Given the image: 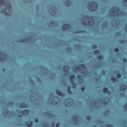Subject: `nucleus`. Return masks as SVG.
<instances>
[{
    "mask_svg": "<svg viewBox=\"0 0 127 127\" xmlns=\"http://www.w3.org/2000/svg\"><path fill=\"white\" fill-rule=\"evenodd\" d=\"M1 5H5V10L6 12V11L8 10V11H10V12H11V10L12 9V6L10 5H8V0H0V6Z\"/></svg>",
    "mask_w": 127,
    "mask_h": 127,
    "instance_id": "1",
    "label": "nucleus"
},
{
    "mask_svg": "<svg viewBox=\"0 0 127 127\" xmlns=\"http://www.w3.org/2000/svg\"><path fill=\"white\" fill-rule=\"evenodd\" d=\"M88 6L90 9V11H95L98 8V3L95 1H91L88 4Z\"/></svg>",
    "mask_w": 127,
    "mask_h": 127,
    "instance_id": "2",
    "label": "nucleus"
},
{
    "mask_svg": "<svg viewBox=\"0 0 127 127\" xmlns=\"http://www.w3.org/2000/svg\"><path fill=\"white\" fill-rule=\"evenodd\" d=\"M88 19H91V20H94L93 18L90 17L88 16H84L82 18L81 23L83 25L87 26V23L86 22V20H88Z\"/></svg>",
    "mask_w": 127,
    "mask_h": 127,
    "instance_id": "3",
    "label": "nucleus"
},
{
    "mask_svg": "<svg viewBox=\"0 0 127 127\" xmlns=\"http://www.w3.org/2000/svg\"><path fill=\"white\" fill-rule=\"evenodd\" d=\"M114 8H116V10H114L111 11L112 14H113V16H118V15H120V14H115V11H116V12H120V8L118 7H113L112 8V9Z\"/></svg>",
    "mask_w": 127,
    "mask_h": 127,
    "instance_id": "4",
    "label": "nucleus"
},
{
    "mask_svg": "<svg viewBox=\"0 0 127 127\" xmlns=\"http://www.w3.org/2000/svg\"><path fill=\"white\" fill-rule=\"evenodd\" d=\"M71 28V26L69 24H65L64 25L63 28V30L64 31H68L69 29Z\"/></svg>",
    "mask_w": 127,
    "mask_h": 127,
    "instance_id": "5",
    "label": "nucleus"
},
{
    "mask_svg": "<svg viewBox=\"0 0 127 127\" xmlns=\"http://www.w3.org/2000/svg\"><path fill=\"white\" fill-rule=\"evenodd\" d=\"M19 114H22V115H24V116H28L29 115V110H24L23 111H20L19 112Z\"/></svg>",
    "mask_w": 127,
    "mask_h": 127,
    "instance_id": "6",
    "label": "nucleus"
},
{
    "mask_svg": "<svg viewBox=\"0 0 127 127\" xmlns=\"http://www.w3.org/2000/svg\"><path fill=\"white\" fill-rule=\"evenodd\" d=\"M77 79L78 81H79V84H82L83 82L84 81V79L83 78V76L81 74L77 75Z\"/></svg>",
    "mask_w": 127,
    "mask_h": 127,
    "instance_id": "7",
    "label": "nucleus"
},
{
    "mask_svg": "<svg viewBox=\"0 0 127 127\" xmlns=\"http://www.w3.org/2000/svg\"><path fill=\"white\" fill-rule=\"evenodd\" d=\"M56 93L60 97H64V93H63L61 91L57 89L56 90Z\"/></svg>",
    "mask_w": 127,
    "mask_h": 127,
    "instance_id": "8",
    "label": "nucleus"
},
{
    "mask_svg": "<svg viewBox=\"0 0 127 127\" xmlns=\"http://www.w3.org/2000/svg\"><path fill=\"white\" fill-rule=\"evenodd\" d=\"M69 79L70 80V82H71V84H72V83H74V80L75 79V75L74 74H71L69 76Z\"/></svg>",
    "mask_w": 127,
    "mask_h": 127,
    "instance_id": "9",
    "label": "nucleus"
},
{
    "mask_svg": "<svg viewBox=\"0 0 127 127\" xmlns=\"http://www.w3.org/2000/svg\"><path fill=\"white\" fill-rule=\"evenodd\" d=\"M120 91H124L127 90V85H122L120 87Z\"/></svg>",
    "mask_w": 127,
    "mask_h": 127,
    "instance_id": "10",
    "label": "nucleus"
},
{
    "mask_svg": "<svg viewBox=\"0 0 127 127\" xmlns=\"http://www.w3.org/2000/svg\"><path fill=\"white\" fill-rule=\"evenodd\" d=\"M20 107L21 108H27L28 106L27 104L24 102H23L20 104Z\"/></svg>",
    "mask_w": 127,
    "mask_h": 127,
    "instance_id": "11",
    "label": "nucleus"
},
{
    "mask_svg": "<svg viewBox=\"0 0 127 127\" xmlns=\"http://www.w3.org/2000/svg\"><path fill=\"white\" fill-rule=\"evenodd\" d=\"M111 80L113 82V83H116V82H118V79L116 78L115 77L113 76L111 77Z\"/></svg>",
    "mask_w": 127,
    "mask_h": 127,
    "instance_id": "12",
    "label": "nucleus"
},
{
    "mask_svg": "<svg viewBox=\"0 0 127 127\" xmlns=\"http://www.w3.org/2000/svg\"><path fill=\"white\" fill-rule=\"evenodd\" d=\"M70 69V66H66L65 67L63 68V70L65 71V72H67V71H69V69Z\"/></svg>",
    "mask_w": 127,
    "mask_h": 127,
    "instance_id": "13",
    "label": "nucleus"
},
{
    "mask_svg": "<svg viewBox=\"0 0 127 127\" xmlns=\"http://www.w3.org/2000/svg\"><path fill=\"white\" fill-rule=\"evenodd\" d=\"M108 91L109 89H108V88L105 87L103 88V93H104V94H107Z\"/></svg>",
    "mask_w": 127,
    "mask_h": 127,
    "instance_id": "14",
    "label": "nucleus"
},
{
    "mask_svg": "<svg viewBox=\"0 0 127 127\" xmlns=\"http://www.w3.org/2000/svg\"><path fill=\"white\" fill-rule=\"evenodd\" d=\"M79 66H80L81 69H86V65L84 64H80Z\"/></svg>",
    "mask_w": 127,
    "mask_h": 127,
    "instance_id": "15",
    "label": "nucleus"
},
{
    "mask_svg": "<svg viewBox=\"0 0 127 127\" xmlns=\"http://www.w3.org/2000/svg\"><path fill=\"white\" fill-rule=\"evenodd\" d=\"M93 53L97 55V54H99L100 53V50H97L93 51Z\"/></svg>",
    "mask_w": 127,
    "mask_h": 127,
    "instance_id": "16",
    "label": "nucleus"
},
{
    "mask_svg": "<svg viewBox=\"0 0 127 127\" xmlns=\"http://www.w3.org/2000/svg\"><path fill=\"white\" fill-rule=\"evenodd\" d=\"M116 76L118 79H120L121 77H122V75L120 72L117 73Z\"/></svg>",
    "mask_w": 127,
    "mask_h": 127,
    "instance_id": "17",
    "label": "nucleus"
},
{
    "mask_svg": "<svg viewBox=\"0 0 127 127\" xmlns=\"http://www.w3.org/2000/svg\"><path fill=\"white\" fill-rule=\"evenodd\" d=\"M104 58V57L102 56V55H100L98 57H97V59L99 60H102V59Z\"/></svg>",
    "mask_w": 127,
    "mask_h": 127,
    "instance_id": "18",
    "label": "nucleus"
},
{
    "mask_svg": "<svg viewBox=\"0 0 127 127\" xmlns=\"http://www.w3.org/2000/svg\"><path fill=\"white\" fill-rule=\"evenodd\" d=\"M123 3L125 6H127V0H123Z\"/></svg>",
    "mask_w": 127,
    "mask_h": 127,
    "instance_id": "19",
    "label": "nucleus"
},
{
    "mask_svg": "<svg viewBox=\"0 0 127 127\" xmlns=\"http://www.w3.org/2000/svg\"><path fill=\"white\" fill-rule=\"evenodd\" d=\"M66 50H67V52H71V51H72V49L70 47H67L66 48Z\"/></svg>",
    "mask_w": 127,
    "mask_h": 127,
    "instance_id": "20",
    "label": "nucleus"
},
{
    "mask_svg": "<svg viewBox=\"0 0 127 127\" xmlns=\"http://www.w3.org/2000/svg\"><path fill=\"white\" fill-rule=\"evenodd\" d=\"M85 86H82L80 87V90H81L82 92H84V90H85Z\"/></svg>",
    "mask_w": 127,
    "mask_h": 127,
    "instance_id": "21",
    "label": "nucleus"
},
{
    "mask_svg": "<svg viewBox=\"0 0 127 127\" xmlns=\"http://www.w3.org/2000/svg\"><path fill=\"white\" fill-rule=\"evenodd\" d=\"M96 48H98V46L96 45H92V49H96Z\"/></svg>",
    "mask_w": 127,
    "mask_h": 127,
    "instance_id": "22",
    "label": "nucleus"
},
{
    "mask_svg": "<svg viewBox=\"0 0 127 127\" xmlns=\"http://www.w3.org/2000/svg\"><path fill=\"white\" fill-rule=\"evenodd\" d=\"M87 23L89 25V26H92V22L91 21H88Z\"/></svg>",
    "mask_w": 127,
    "mask_h": 127,
    "instance_id": "23",
    "label": "nucleus"
},
{
    "mask_svg": "<svg viewBox=\"0 0 127 127\" xmlns=\"http://www.w3.org/2000/svg\"><path fill=\"white\" fill-rule=\"evenodd\" d=\"M119 43H121V44L125 43V40H119Z\"/></svg>",
    "mask_w": 127,
    "mask_h": 127,
    "instance_id": "24",
    "label": "nucleus"
},
{
    "mask_svg": "<svg viewBox=\"0 0 127 127\" xmlns=\"http://www.w3.org/2000/svg\"><path fill=\"white\" fill-rule=\"evenodd\" d=\"M26 126L28 127H32V126L31 124H29L28 123H26Z\"/></svg>",
    "mask_w": 127,
    "mask_h": 127,
    "instance_id": "25",
    "label": "nucleus"
},
{
    "mask_svg": "<svg viewBox=\"0 0 127 127\" xmlns=\"http://www.w3.org/2000/svg\"><path fill=\"white\" fill-rule=\"evenodd\" d=\"M124 29H125V32H127V24L126 25H125Z\"/></svg>",
    "mask_w": 127,
    "mask_h": 127,
    "instance_id": "26",
    "label": "nucleus"
},
{
    "mask_svg": "<svg viewBox=\"0 0 127 127\" xmlns=\"http://www.w3.org/2000/svg\"><path fill=\"white\" fill-rule=\"evenodd\" d=\"M106 127H113V125H112L111 124H107L106 125Z\"/></svg>",
    "mask_w": 127,
    "mask_h": 127,
    "instance_id": "27",
    "label": "nucleus"
},
{
    "mask_svg": "<svg viewBox=\"0 0 127 127\" xmlns=\"http://www.w3.org/2000/svg\"><path fill=\"white\" fill-rule=\"evenodd\" d=\"M119 49L117 48H115V49H114V51L115 52H119Z\"/></svg>",
    "mask_w": 127,
    "mask_h": 127,
    "instance_id": "28",
    "label": "nucleus"
},
{
    "mask_svg": "<svg viewBox=\"0 0 127 127\" xmlns=\"http://www.w3.org/2000/svg\"><path fill=\"white\" fill-rule=\"evenodd\" d=\"M124 109H125V110H127V103H126L125 104V105H124Z\"/></svg>",
    "mask_w": 127,
    "mask_h": 127,
    "instance_id": "29",
    "label": "nucleus"
},
{
    "mask_svg": "<svg viewBox=\"0 0 127 127\" xmlns=\"http://www.w3.org/2000/svg\"><path fill=\"white\" fill-rule=\"evenodd\" d=\"M35 122L36 123H38V122H39V120L38 119V118H35Z\"/></svg>",
    "mask_w": 127,
    "mask_h": 127,
    "instance_id": "30",
    "label": "nucleus"
},
{
    "mask_svg": "<svg viewBox=\"0 0 127 127\" xmlns=\"http://www.w3.org/2000/svg\"><path fill=\"white\" fill-rule=\"evenodd\" d=\"M56 127H60V123H57V124H56Z\"/></svg>",
    "mask_w": 127,
    "mask_h": 127,
    "instance_id": "31",
    "label": "nucleus"
},
{
    "mask_svg": "<svg viewBox=\"0 0 127 127\" xmlns=\"http://www.w3.org/2000/svg\"><path fill=\"white\" fill-rule=\"evenodd\" d=\"M67 92L69 95H72V91L71 90H68Z\"/></svg>",
    "mask_w": 127,
    "mask_h": 127,
    "instance_id": "32",
    "label": "nucleus"
},
{
    "mask_svg": "<svg viewBox=\"0 0 127 127\" xmlns=\"http://www.w3.org/2000/svg\"><path fill=\"white\" fill-rule=\"evenodd\" d=\"M51 126H52V127H55V123H52L51 124Z\"/></svg>",
    "mask_w": 127,
    "mask_h": 127,
    "instance_id": "33",
    "label": "nucleus"
},
{
    "mask_svg": "<svg viewBox=\"0 0 127 127\" xmlns=\"http://www.w3.org/2000/svg\"><path fill=\"white\" fill-rule=\"evenodd\" d=\"M71 90V86H68L67 87V91H70Z\"/></svg>",
    "mask_w": 127,
    "mask_h": 127,
    "instance_id": "34",
    "label": "nucleus"
},
{
    "mask_svg": "<svg viewBox=\"0 0 127 127\" xmlns=\"http://www.w3.org/2000/svg\"><path fill=\"white\" fill-rule=\"evenodd\" d=\"M86 119L87 120H91V117L90 116H87Z\"/></svg>",
    "mask_w": 127,
    "mask_h": 127,
    "instance_id": "35",
    "label": "nucleus"
},
{
    "mask_svg": "<svg viewBox=\"0 0 127 127\" xmlns=\"http://www.w3.org/2000/svg\"><path fill=\"white\" fill-rule=\"evenodd\" d=\"M45 114H46V115H48V116H50V113H48V112H45Z\"/></svg>",
    "mask_w": 127,
    "mask_h": 127,
    "instance_id": "36",
    "label": "nucleus"
},
{
    "mask_svg": "<svg viewBox=\"0 0 127 127\" xmlns=\"http://www.w3.org/2000/svg\"><path fill=\"white\" fill-rule=\"evenodd\" d=\"M81 74H82V75H86L87 74L86 72H83V73H81Z\"/></svg>",
    "mask_w": 127,
    "mask_h": 127,
    "instance_id": "37",
    "label": "nucleus"
},
{
    "mask_svg": "<svg viewBox=\"0 0 127 127\" xmlns=\"http://www.w3.org/2000/svg\"><path fill=\"white\" fill-rule=\"evenodd\" d=\"M30 125H32H32H33V121H31L30 122Z\"/></svg>",
    "mask_w": 127,
    "mask_h": 127,
    "instance_id": "38",
    "label": "nucleus"
},
{
    "mask_svg": "<svg viewBox=\"0 0 127 127\" xmlns=\"http://www.w3.org/2000/svg\"><path fill=\"white\" fill-rule=\"evenodd\" d=\"M123 61H124V62H127V59H124L123 60Z\"/></svg>",
    "mask_w": 127,
    "mask_h": 127,
    "instance_id": "39",
    "label": "nucleus"
},
{
    "mask_svg": "<svg viewBox=\"0 0 127 127\" xmlns=\"http://www.w3.org/2000/svg\"><path fill=\"white\" fill-rule=\"evenodd\" d=\"M107 93L109 95H111V91H108Z\"/></svg>",
    "mask_w": 127,
    "mask_h": 127,
    "instance_id": "40",
    "label": "nucleus"
},
{
    "mask_svg": "<svg viewBox=\"0 0 127 127\" xmlns=\"http://www.w3.org/2000/svg\"><path fill=\"white\" fill-rule=\"evenodd\" d=\"M116 34H117V35H120V34H121V33H120V32H117V33H116Z\"/></svg>",
    "mask_w": 127,
    "mask_h": 127,
    "instance_id": "41",
    "label": "nucleus"
},
{
    "mask_svg": "<svg viewBox=\"0 0 127 127\" xmlns=\"http://www.w3.org/2000/svg\"><path fill=\"white\" fill-rule=\"evenodd\" d=\"M51 104H54V103H53V101H51Z\"/></svg>",
    "mask_w": 127,
    "mask_h": 127,
    "instance_id": "42",
    "label": "nucleus"
},
{
    "mask_svg": "<svg viewBox=\"0 0 127 127\" xmlns=\"http://www.w3.org/2000/svg\"><path fill=\"white\" fill-rule=\"evenodd\" d=\"M72 85H73V86H75V85H76V84H75V83H73Z\"/></svg>",
    "mask_w": 127,
    "mask_h": 127,
    "instance_id": "43",
    "label": "nucleus"
},
{
    "mask_svg": "<svg viewBox=\"0 0 127 127\" xmlns=\"http://www.w3.org/2000/svg\"><path fill=\"white\" fill-rule=\"evenodd\" d=\"M77 47H80V45H77Z\"/></svg>",
    "mask_w": 127,
    "mask_h": 127,
    "instance_id": "44",
    "label": "nucleus"
},
{
    "mask_svg": "<svg viewBox=\"0 0 127 127\" xmlns=\"http://www.w3.org/2000/svg\"><path fill=\"white\" fill-rule=\"evenodd\" d=\"M11 104V103L9 102V103H8V105H10Z\"/></svg>",
    "mask_w": 127,
    "mask_h": 127,
    "instance_id": "45",
    "label": "nucleus"
},
{
    "mask_svg": "<svg viewBox=\"0 0 127 127\" xmlns=\"http://www.w3.org/2000/svg\"><path fill=\"white\" fill-rule=\"evenodd\" d=\"M19 117H20V118H21V117H22V115H19Z\"/></svg>",
    "mask_w": 127,
    "mask_h": 127,
    "instance_id": "46",
    "label": "nucleus"
},
{
    "mask_svg": "<svg viewBox=\"0 0 127 127\" xmlns=\"http://www.w3.org/2000/svg\"><path fill=\"white\" fill-rule=\"evenodd\" d=\"M93 127H98L97 126H94Z\"/></svg>",
    "mask_w": 127,
    "mask_h": 127,
    "instance_id": "47",
    "label": "nucleus"
},
{
    "mask_svg": "<svg viewBox=\"0 0 127 127\" xmlns=\"http://www.w3.org/2000/svg\"><path fill=\"white\" fill-rule=\"evenodd\" d=\"M51 24H53V22H51Z\"/></svg>",
    "mask_w": 127,
    "mask_h": 127,
    "instance_id": "48",
    "label": "nucleus"
},
{
    "mask_svg": "<svg viewBox=\"0 0 127 127\" xmlns=\"http://www.w3.org/2000/svg\"><path fill=\"white\" fill-rule=\"evenodd\" d=\"M6 111H7V112H8V110L6 109Z\"/></svg>",
    "mask_w": 127,
    "mask_h": 127,
    "instance_id": "49",
    "label": "nucleus"
},
{
    "mask_svg": "<svg viewBox=\"0 0 127 127\" xmlns=\"http://www.w3.org/2000/svg\"><path fill=\"white\" fill-rule=\"evenodd\" d=\"M55 104H57V102H55Z\"/></svg>",
    "mask_w": 127,
    "mask_h": 127,
    "instance_id": "50",
    "label": "nucleus"
},
{
    "mask_svg": "<svg viewBox=\"0 0 127 127\" xmlns=\"http://www.w3.org/2000/svg\"><path fill=\"white\" fill-rule=\"evenodd\" d=\"M77 69L79 70V67H77Z\"/></svg>",
    "mask_w": 127,
    "mask_h": 127,
    "instance_id": "51",
    "label": "nucleus"
},
{
    "mask_svg": "<svg viewBox=\"0 0 127 127\" xmlns=\"http://www.w3.org/2000/svg\"><path fill=\"white\" fill-rule=\"evenodd\" d=\"M12 105H13V102H12Z\"/></svg>",
    "mask_w": 127,
    "mask_h": 127,
    "instance_id": "52",
    "label": "nucleus"
},
{
    "mask_svg": "<svg viewBox=\"0 0 127 127\" xmlns=\"http://www.w3.org/2000/svg\"><path fill=\"white\" fill-rule=\"evenodd\" d=\"M103 71V72H105V70H102Z\"/></svg>",
    "mask_w": 127,
    "mask_h": 127,
    "instance_id": "53",
    "label": "nucleus"
},
{
    "mask_svg": "<svg viewBox=\"0 0 127 127\" xmlns=\"http://www.w3.org/2000/svg\"><path fill=\"white\" fill-rule=\"evenodd\" d=\"M5 56H6V55H5Z\"/></svg>",
    "mask_w": 127,
    "mask_h": 127,
    "instance_id": "54",
    "label": "nucleus"
},
{
    "mask_svg": "<svg viewBox=\"0 0 127 127\" xmlns=\"http://www.w3.org/2000/svg\"><path fill=\"white\" fill-rule=\"evenodd\" d=\"M49 100H50V98H49Z\"/></svg>",
    "mask_w": 127,
    "mask_h": 127,
    "instance_id": "55",
    "label": "nucleus"
}]
</instances>
